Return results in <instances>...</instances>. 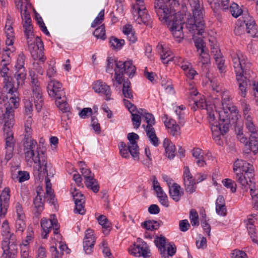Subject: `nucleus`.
Instances as JSON below:
<instances>
[{
    "label": "nucleus",
    "mask_w": 258,
    "mask_h": 258,
    "mask_svg": "<svg viewBox=\"0 0 258 258\" xmlns=\"http://www.w3.org/2000/svg\"><path fill=\"white\" fill-rule=\"evenodd\" d=\"M24 152L27 162H33L35 164H38V168L34 172V176H37V178L40 181L45 177L46 192L44 198L49 204L55 205L56 199L51 188L50 180V178L52 177L55 174V169L48 162L45 151L38 146L36 141L27 138L24 144Z\"/></svg>",
    "instance_id": "obj_1"
},
{
    "label": "nucleus",
    "mask_w": 258,
    "mask_h": 258,
    "mask_svg": "<svg viewBox=\"0 0 258 258\" xmlns=\"http://www.w3.org/2000/svg\"><path fill=\"white\" fill-rule=\"evenodd\" d=\"M231 58L238 87V94L244 98L247 92V83L253 77L251 63L240 51L231 54Z\"/></svg>",
    "instance_id": "obj_2"
},
{
    "label": "nucleus",
    "mask_w": 258,
    "mask_h": 258,
    "mask_svg": "<svg viewBox=\"0 0 258 258\" xmlns=\"http://www.w3.org/2000/svg\"><path fill=\"white\" fill-rule=\"evenodd\" d=\"M106 72L112 74L114 71V79L118 84L122 83L123 74H126L129 78H132L135 75L136 68L132 60L124 62L116 61L112 57L107 59Z\"/></svg>",
    "instance_id": "obj_3"
},
{
    "label": "nucleus",
    "mask_w": 258,
    "mask_h": 258,
    "mask_svg": "<svg viewBox=\"0 0 258 258\" xmlns=\"http://www.w3.org/2000/svg\"><path fill=\"white\" fill-rule=\"evenodd\" d=\"M25 35L27 39L28 49L32 57L35 60L38 59L42 63L45 61L46 57L44 55V47L42 41L38 36L34 38L33 27L27 26L24 28Z\"/></svg>",
    "instance_id": "obj_4"
},
{
    "label": "nucleus",
    "mask_w": 258,
    "mask_h": 258,
    "mask_svg": "<svg viewBox=\"0 0 258 258\" xmlns=\"http://www.w3.org/2000/svg\"><path fill=\"white\" fill-rule=\"evenodd\" d=\"M47 89L49 96L55 99L56 105L59 109L63 112L68 111L69 106L61 83L55 80L50 79L48 83Z\"/></svg>",
    "instance_id": "obj_5"
},
{
    "label": "nucleus",
    "mask_w": 258,
    "mask_h": 258,
    "mask_svg": "<svg viewBox=\"0 0 258 258\" xmlns=\"http://www.w3.org/2000/svg\"><path fill=\"white\" fill-rule=\"evenodd\" d=\"M3 253L0 258H16L18 252V244L16 236L11 234L10 237L4 239L1 243Z\"/></svg>",
    "instance_id": "obj_6"
},
{
    "label": "nucleus",
    "mask_w": 258,
    "mask_h": 258,
    "mask_svg": "<svg viewBox=\"0 0 258 258\" xmlns=\"http://www.w3.org/2000/svg\"><path fill=\"white\" fill-rule=\"evenodd\" d=\"M29 75L31 77V83L32 90V97L34 99L35 106L37 112H40L43 105V98L42 90L40 86V83L35 77V73L30 71Z\"/></svg>",
    "instance_id": "obj_7"
},
{
    "label": "nucleus",
    "mask_w": 258,
    "mask_h": 258,
    "mask_svg": "<svg viewBox=\"0 0 258 258\" xmlns=\"http://www.w3.org/2000/svg\"><path fill=\"white\" fill-rule=\"evenodd\" d=\"M220 115V122L211 126L213 138L217 144L221 145L223 143L221 136L224 135L229 131V118H221Z\"/></svg>",
    "instance_id": "obj_8"
},
{
    "label": "nucleus",
    "mask_w": 258,
    "mask_h": 258,
    "mask_svg": "<svg viewBox=\"0 0 258 258\" xmlns=\"http://www.w3.org/2000/svg\"><path fill=\"white\" fill-rule=\"evenodd\" d=\"M133 5L132 13L135 16H138L144 24L148 25L150 20V16L148 14L145 7L144 0H135Z\"/></svg>",
    "instance_id": "obj_9"
},
{
    "label": "nucleus",
    "mask_w": 258,
    "mask_h": 258,
    "mask_svg": "<svg viewBox=\"0 0 258 258\" xmlns=\"http://www.w3.org/2000/svg\"><path fill=\"white\" fill-rule=\"evenodd\" d=\"M182 17L181 15L177 16L176 18L166 24L168 25L173 37L178 39L179 41L183 38V33L182 31L183 25L184 23L181 19Z\"/></svg>",
    "instance_id": "obj_10"
},
{
    "label": "nucleus",
    "mask_w": 258,
    "mask_h": 258,
    "mask_svg": "<svg viewBox=\"0 0 258 258\" xmlns=\"http://www.w3.org/2000/svg\"><path fill=\"white\" fill-rule=\"evenodd\" d=\"M41 226L45 232V235L43 237L44 238H47L46 235L49 233L51 229H53L54 234L59 233V225L54 215H53V218L50 219L42 218L41 221Z\"/></svg>",
    "instance_id": "obj_11"
},
{
    "label": "nucleus",
    "mask_w": 258,
    "mask_h": 258,
    "mask_svg": "<svg viewBox=\"0 0 258 258\" xmlns=\"http://www.w3.org/2000/svg\"><path fill=\"white\" fill-rule=\"evenodd\" d=\"M80 169L85 178L86 186L91 189L94 192H97L99 190V186L96 179L94 178V174L91 173L89 169L82 167Z\"/></svg>",
    "instance_id": "obj_12"
},
{
    "label": "nucleus",
    "mask_w": 258,
    "mask_h": 258,
    "mask_svg": "<svg viewBox=\"0 0 258 258\" xmlns=\"http://www.w3.org/2000/svg\"><path fill=\"white\" fill-rule=\"evenodd\" d=\"M71 193L75 204L74 212L81 215L84 214L85 213L84 196L75 188L74 190L71 191Z\"/></svg>",
    "instance_id": "obj_13"
},
{
    "label": "nucleus",
    "mask_w": 258,
    "mask_h": 258,
    "mask_svg": "<svg viewBox=\"0 0 258 258\" xmlns=\"http://www.w3.org/2000/svg\"><path fill=\"white\" fill-rule=\"evenodd\" d=\"M130 253L135 256H143L144 258H148L151 256L150 250L147 243L142 242L140 244H134L131 246L128 249Z\"/></svg>",
    "instance_id": "obj_14"
},
{
    "label": "nucleus",
    "mask_w": 258,
    "mask_h": 258,
    "mask_svg": "<svg viewBox=\"0 0 258 258\" xmlns=\"http://www.w3.org/2000/svg\"><path fill=\"white\" fill-rule=\"evenodd\" d=\"M183 177L185 191L189 194L194 192L196 191V184L197 182L190 173L188 166L184 167Z\"/></svg>",
    "instance_id": "obj_15"
},
{
    "label": "nucleus",
    "mask_w": 258,
    "mask_h": 258,
    "mask_svg": "<svg viewBox=\"0 0 258 258\" xmlns=\"http://www.w3.org/2000/svg\"><path fill=\"white\" fill-rule=\"evenodd\" d=\"M127 139L130 154L134 159H139V147L136 141L139 139V136L136 133H131L127 135Z\"/></svg>",
    "instance_id": "obj_16"
},
{
    "label": "nucleus",
    "mask_w": 258,
    "mask_h": 258,
    "mask_svg": "<svg viewBox=\"0 0 258 258\" xmlns=\"http://www.w3.org/2000/svg\"><path fill=\"white\" fill-rule=\"evenodd\" d=\"M5 140V159L8 162L13 157L14 146L15 145V141L14 139L13 134L11 131H8L6 133Z\"/></svg>",
    "instance_id": "obj_17"
},
{
    "label": "nucleus",
    "mask_w": 258,
    "mask_h": 258,
    "mask_svg": "<svg viewBox=\"0 0 258 258\" xmlns=\"http://www.w3.org/2000/svg\"><path fill=\"white\" fill-rule=\"evenodd\" d=\"M95 242V237L94 236V231L91 229H88L85 232L83 241V248L86 253H92Z\"/></svg>",
    "instance_id": "obj_18"
},
{
    "label": "nucleus",
    "mask_w": 258,
    "mask_h": 258,
    "mask_svg": "<svg viewBox=\"0 0 258 258\" xmlns=\"http://www.w3.org/2000/svg\"><path fill=\"white\" fill-rule=\"evenodd\" d=\"M93 89L95 92L104 95L106 96V100L108 101L111 99L110 86L105 83L101 81H97L93 84Z\"/></svg>",
    "instance_id": "obj_19"
},
{
    "label": "nucleus",
    "mask_w": 258,
    "mask_h": 258,
    "mask_svg": "<svg viewBox=\"0 0 258 258\" xmlns=\"http://www.w3.org/2000/svg\"><path fill=\"white\" fill-rule=\"evenodd\" d=\"M246 33L251 37H258V27L253 18L246 17L243 20Z\"/></svg>",
    "instance_id": "obj_20"
},
{
    "label": "nucleus",
    "mask_w": 258,
    "mask_h": 258,
    "mask_svg": "<svg viewBox=\"0 0 258 258\" xmlns=\"http://www.w3.org/2000/svg\"><path fill=\"white\" fill-rule=\"evenodd\" d=\"M158 52L160 54L161 59L163 63L167 64L169 61L175 60V57L172 56V52L168 48H165L163 44L159 43L157 46Z\"/></svg>",
    "instance_id": "obj_21"
},
{
    "label": "nucleus",
    "mask_w": 258,
    "mask_h": 258,
    "mask_svg": "<svg viewBox=\"0 0 258 258\" xmlns=\"http://www.w3.org/2000/svg\"><path fill=\"white\" fill-rule=\"evenodd\" d=\"M236 180L244 188L246 189L249 188L250 190V195L252 198L254 197V195L256 192L258 191V190H256L254 188L255 183L253 181V180H251V183H249L247 179L245 177L243 178V176L242 174H240L237 173L236 176Z\"/></svg>",
    "instance_id": "obj_22"
},
{
    "label": "nucleus",
    "mask_w": 258,
    "mask_h": 258,
    "mask_svg": "<svg viewBox=\"0 0 258 258\" xmlns=\"http://www.w3.org/2000/svg\"><path fill=\"white\" fill-rule=\"evenodd\" d=\"M9 188H5L0 195V215L5 216L7 211L10 199Z\"/></svg>",
    "instance_id": "obj_23"
},
{
    "label": "nucleus",
    "mask_w": 258,
    "mask_h": 258,
    "mask_svg": "<svg viewBox=\"0 0 258 258\" xmlns=\"http://www.w3.org/2000/svg\"><path fill=\"white\" fill-rule=\"evenodd\" d=\"M42 196L41 192L38 191L37 196L33 200V214L37 218H39L44 209V203L42 201Z\"/></svg>",
    "instance_id": "obj_24"
},
{
    "label": "nucleus",
    "mask_w": 258,
    "mask_h": 258,
    "mask_svg": "<svg viewBox=\"0 0 258 258\" xmlns=\"http://www.w3.org/2000/svg\"><path fill=\"white\" fill-rule=\"evenodd\" d=\"M207 114H208V118L209 121V123L212 125H214V124H218L219 122H220V115L219 114H221V118H224V117L222 118V113H224L225 114V112H217L216 111H214L212 107H211V108H207ZM225 118H228L227 117V116H226V117Z\"/></svg>",
    "instance_id": "obj_25"
},
{
    "label": "nucleus",
    "mask_w": 258,
    "mask_h": 258,
    "mask_svg": "<svg viewBox=\"0 0 258 258\" xmlns=\"http://www.w3.org/2000/svg\"><path fill=\"white\" fill-rule=\"evenodd\" d=\"M163 146L165 148L166 156L170 159L173 158L176 151L175 145L168 139L165 138L163 141Z\"/></svg>",
    "instance_id": "obj_26"
},
{
    "label": "nucleus",
    "mask_w": 258,
    "mask_h": 258,
    "mask_svg": "<svg viewBox=\"0 0 258 258\" xmlns=\"http://www.w3.org/2000/svg\"><path fill=\"white\" fill-rule=\"evenodd\" d=\"M245 120V125L246 129L250 133V135H255L257 137L258 130L257 127L254 124L253 117L251 115H247Z\"/></svg>",
    "instance_id": "obj_27"
},
{
    "label": "nucleus",
    "mask_w": 258,
    "mask_h": 258,
    "mask_svg": "<svg viewBox=\"0 0 258 258\" xmlns=\"http://www.w3.org/2000/svg\"><path fill=\"white\" fill-rule=\"evenodd\" d=\"M244 164L241 169V172H244V175H243V178L245 177L247 179L249 183H251V180L253 179L254 176L253 166L245 161Z\"/></svg>",
    "instance_id": "obj_28"
},
{
    "label": "nucleus",
    "mask_w": 258,
    "mask_h": 258,
    "mask_svg": "<svg viewBox=\"0 0 258 258\" xmlns=\"http://www.w3.org/2000/svg\"><path fill=\"white\" fill-rule=\"evenodd\" d=\"M181 187L177 183H173V185L169 187V194L172 199L175 202H178L183 194V191H180Z\"/></svg>",
    "instance_id": "obj_29"
},
{
    "label": "nucleus",
    "mask_w": 258,
    "mask_h": 258,
    "mask_svg": "<svg viewBox=\"0 0 258 258\" xmlns=\"http://www.w3.org/2000/svg\"><path fill=\"white\" fill-rule=\"evenodd\" d=\"M98 221L102 226L103 232L104 234H109L111 230V224L108 219L104 215H100L98 218Z\"/></svg>",
    "instance_id": "obj_30"
},
{
    "label": "nucleus",
    "mask_w": 258,
    "mask_h": 258,
    "mask_svg": "<svg viewBox=\"0 0 258 258\" xmlns=\"http://www.w3.org/2000/svg\"><path fill=\"white\" fill-rule=\"evenodd\" d=\"M33 121V119L32 118V116L31 115H28L27 119H26L25 123V132L26 134L25 135L24 140H23V146L24 147V144L25 141H26V139L29 138L33 141H36L34 140L31 137V134L32 132V129L31 127L32 123Z\"/></svg>",
    "instance_id": "obj_31"
},
{
    "label": "nucleus",
    "mask_w": 258,
    "mask_h": 258,
    "mask_svg": "<svg viewBox=\"0 0 258 258\" xmlns=\"http://www.w3.org/2000/svg\"><path fill=\"white\" fill-rule=\"evenodd\" d=\"M145 131L151 143L155 147L158 146L160 141L156 136L154 128L149 127L148 130H145Z\"/></svg>",
    "instance_id": "obj_32"
},
{
    "label": "nucleus",
    "mask_w": 258,
    "mask_h": 258,
    "mask_svg": "<svg viewBox=\"0 0 258 258\" xmlns=\"http://www.w3.org/2000/svg\"><path fill=\"white\" fill-rule=\"evenodd\" d=\"M122 92L125 98L133 99V92L131 87V82L128 79L123 81Z\"/></svg>",
    "instance_id": "obj_33"
},
{
    "label": "nucleus",
    "mask_w": 258,
    "mask_h": 258,
    "mask_svg": "<svg viewBox=\"0 0 258 258\" xmlns=\"http://www.w3.org/2000/svg\"><path fill=\"white\" fill-rule=\"evenodd\" d=\"M21 13L23 28L27 27V26H32L31 16L26 8H25L24 11H23L22 8H21Z\"/></svg>",
    "instance_id": "obj_34"
},
{
    "label": "nucleus",
    "mask_w": 258,
    "mask_h": 258,
    "mask_svg": "<svg viewBox=\"0 0 258 258\" xmlns=\"http://www.w3.org/2000/svg\"><path fill=\"white\" fill-rule=\"evenodd\" d=\"M26 75L27 73L25 69L16 70L14 76L17 81V86H22L24 84Z\"/></svg>",
    "instance_id": "obj_35"
},
{
    "label": "nucleus",
    "mask_w": 258,
    "mask_h": 258,
    "mask_svg": "<svg viewBox=\"0 0 258 258\" xmlns=\"http://www.w3.org/2000/svg\"><path fill=\"white\" fill-rule=\"evenodd\" d=\"M124 44L123 39H119L115 37L111 36L109 38V45L112 49L119 50Z\"/></svg>",
    "instance_id": "obj_36"
},
{
    "label": "nucleus",
    "mask_w": 258,
    "mask_h": 258,
    "mask_svg": "<svg viewBox=\"0 0 258 258\" xmlns=\"http://www.w3.org/2000/svg\"><path fill=\"white\" fill-rule=\"evenodd\" d=\"M34 238V232L31 227H28L27 230V236L22 241L21 247H28L29 243Z\"/></svg>",
    "instance_id": "obj_37"
},
{
    "label": "nucleus",
    "mask_w": 258,
    "mask_h": 258,
    "mask_svg": "<svg viewBox=\"0 0 258 258\" xmlns=\"http://www.w3.org/2000/svg\"><path fill=\"white\" fill-rule=\"evenodd\" d=\"M5 87L6 88L7 90L8 91L9 93H11L12 95L16 92L17 90L18 87H16L14 83L12 82V78L7 77V78H5L4 81Z\"/></svg>",
    "instance_id": "obj_38"
},
{
    "label": "nucleus",
    "mask_w": 258,
    "mask_h": 258,
    "mask_svg": "<svg viewBox=\"0 0 258 258\" xmlns=\"http://www.w3.org/2000/svg\"><path fill=\"white\" fill-rule=\"evenodd\" d=\"M154 242L160 252L166 251V238L164 236L157 237Z\"/></svg>",
    "instance_id": "obj_39"
},
{
    "label": "nucleus",
    "mask_w": 258,
    "mask_h": 258,
    "mask_svg": "<svg viewBox=\"0 0 258 258\" xmlns=\"http://www.w3.org/2000/svg\"><path fill=\"white\" fill-rule=\"evenodd\" d=\"M25 218H17L15 223L16 232L22 233L26 228Z\"/></svg>",
    "instance_id": "obj_40"
},
{
    "label": "nucleus",
    "mask_w": 258,
    "mask_h": 258,
    "mask_svg": "<svg viewBox=\"0 0 258 258\" xmlns=\"http://www.w3.org/2000/svg\"><path fill=\"white\" fill-rule=\"evenodd\" d=\"M143 117L145 118V121L147 123L146 126L144 124L143 125V126L145 128V130H148L149 127L154 128L153 126L155 124V119L153 115L148 112L144 114V116Z\"/></svg>",
    "instance_id": "obj_41"
},
{
    "label": "nucleus",
    "mask_w": 258,
    "mask_h": 258,
    "mask_svg": "<svg viewBox=\"0 0 258 258\" xmlns=\"http://www.w3.org/2000/svg\"><path fill=\"white\" fill-rule=\"evenodd\" d=\"M93 35L97 38H99L104 40L106 38L104 25L103 24L96 28L94 32Z\"/></svg>",
    "instance_id": "obj_42"
},
{
    "label": "nucleus",
    "mask_w": 258,
    "mask_h": 258,
    "mask_svg": "<svg viewBox=\"0 0 258 258\" xmlns=\"http://www.w3.org/2000/svg\"><path fill=\"white\" fill-rule=\"evenodd\" d=\"M142 226L148 230H154L159 228L160 226L159 223L155 221H145L142 223Z\"/></svg>",
    "instance_id": "obj_43"
},
{
    "label": "nucleus",
    "mask_w": 258,
    "mask_h": 258,
    "mask_svg": "<svg viewBox=\"0 0 258 258\" xmlns=\"http://www.w3.org/2000/svg\"><path fill=\"white\" fill-rule=\"evenodd\" d=\"M189 219L192 226H195L199 225V215L195 209H192L190 210Z\"/></svg>",
    "instance_id": "obj_44"
},
{
    "label": "nucleus",
    "mask_w": 258,
    "mask_h": 258,
    "mask_svg": "<svg viewBox=\"0 0 258 258\" xmlns=\"http://www.w3.org/2000/svg\"><path fill=\"white\" fill-rule=\"evenodd\" d=\"M31 98L32 99V100H25L24 102L25 114L27 115H31L33 110V104L32 103V100L34 101V100L32 97Z\"/></svg>",
    "instance_id": "obj_45"
},
{
    "label": "nucleus",
    "mask_w": 258,
    "mask_h": 258,
    "mask_svg": "<svg viewBox=\"0 0 258 258\" xmlns=\"http://www.w3.org/2000/svg\"><path fill=\"white\" fill-rule=\"evenodd\" d=\"M229 8L230 13L235 18L238 17L242 13V10L235 3H233L230 6H229Z\"/></svg>",
    "instance_id": "obj_46"
},
{
    "label": "nucleus",
    "mask_w": 258,
    "mask_h": 258,
    "mask_svg": "<svg viewBox=\"0 0 258 258\" xmlns=\"http://www.w3.org/2000/svg\"><path fill=\"white\" fill-rule=\"evenodd\" d=\"M240 103L243 111L244 118H245L247 115H251L249 113L251 108L250 105L247 103V101L243 99L240 100Z\"/></svg>",
    "instance_id": "obj_47"
},
{
    "label": "nucleus",
    "mask_w": 258,
    "mask_h": 258,
    "mask_svg": "<svg viewBox=\"0 0 258 258\" xmlns=\"http://www.w3.org/2000/svg\"><path fill=\"white\" fill-rule=\"evenodd\" d=\"M175 59H177L178 65L184 71V72L186 71V70L190 69V68L192 67L191 64L189 62L184 60L183 58L180 57H175Z\"/></svg>",
    "instance_id": "obj_48"
},
{
    "label": "nucleus",
    "mask_w": 258,
    "mask_h": 258,
    "mask_svg": "<svg viewBox=\"0 0 258 258\" xmlns=\"http://www.w3.org/2000/svg\"><path fill=\"white\" fill-rule=\"evenodd\" d=\"M199 59V63H201L202 65L207 64L210 61V56L208 53L205 52L204 49H201Z\"/></svg>",
    "instance_id": "obj_49"
},
{
    "label": "nucleus",
    "mask_w": 258,
    "mask_h": 258,
    "mask_svg": "<svg viewBox=\"0 0 258 258\" xmlns=\"http://www.w3.org/2000/svg\"><path fill=\"white\" fill-rule=\"evenodd\" d=\"M25 60V56L23 53H20L18 55L15 65L16 70H22V69H25L24 67Z\"/></svg>",
    "instance_id": "obj_50"
},
{
    "label": "nucleus",
    "mask_w": 258,
    "mask_h": 258,
    "mask_svg": "<svg viewBox=\"0 0 258 258\" xmlns=\"http://www.w3.org/2000/svg\"><path fill=\"white\" fill-rule=\"evenodd\" d=\"M222 182L225 186L227 188H230V190L232 192H235L236 191V184L234 181L230 179L227 178L223 180Z\"/></svg>",
    "instance_id": "obj_51"
},
{
    "label": "nucleus",
    "mask_w": 258,
    "mask_h": 258,
    "mask_svg": "<svg viewBox=\"0 0 258 258\" xmlns=\"http://www.w3.org/2000/svg\"><path fill=\"white\" fill-rule=\"evenodd\" d=\"M104 10H102L99 13L98 16L95 19L91 24V27L95 28L97 25L100 24L104 20Z\"/></svg>",
    "instance_id": "obj_52"
},
{
    "label": "nucleus",
    "mask_w": 258,
    "mask_h": 258,
    "mask_svg": "<svg viewBox=\"0 0 258 258\" xmlns=\"http://www.w3.org/2000/svg\"><path fill=\"white\" fill-rule=\"evenodd\" d=\"M16 178L18 179L19 182H22L28 180L30 176L29 173L27 171H19Z\"/></svg>",
    "instance_id": "obj_53"
},
{
    "label": "nucleus",
    "mask_w": 258,
    "mask_h": 258,
    "mask_svg": "<svg viewBox=\"0 0 258 258\" xmlns=\"http://www.w3.org/2000/svg\"><path fill=\"white\" fill-rule=\"evenodd\" d=\"M222 105H228L230 101V96L229 91L225 89L221 92Z\"/></svg>",
    "instance_id": "obj_54"
},
{
    "label": "nucleus",
    "mask_w": 258,
    "mask_h": 258,
    "mask_svg": "<svg viewBox=\"0 0 258 258\" xmlns=\"http://www.w3.org/2000/svg\"><path fill=\"white\" fill-rule=\"evenodd\" d=\"M2 233L3 236H10V234H12L9 222L7 220H5L2 224Z\"/></svg>",
    "instance_id": "obj_55"
},
{
    "label": "nucleus",
    "mask_w": 258,
    "mask_h": 258,
    "mask_svg": "<svg viewBox=\"0 0 258 258\" xmlns=\"http://www.w3.org/2000/svg\"><path fill=\"white\" fill-rule=\"evenodd\" d=\"M15 207L17 214V218H25V215L22 205L19 202H16L15 203Z\"/></svg>",
    "instance_id": "obj_56"
},
{
    "label": "nucleus",
    "mask_w": 258,
    "mask_h": 258,
    "mask_svg": "<svg viewBox=\"0 0 258 258\" xmlns=\"http://www.w3.org/2000/svg\"><path fill=\"white\" fill-rule=\"evenodd\" d=\"M132 121L134 128H138L141 125V117L137 113H133V114H132Z\"/></svg>",
    "instance_id": "obj_57"
},
{
    "label": "nucleus",
    "mask_w": 258,
    "mask_h": 258,
    "mask_svg": "<svg viewBox=\"0 0 258 258\" xmlns=\"http://www.w3.org/2000/svg\"><path fill=\"white\" fill-rule=\"evenodd\" d=\"M244 163V161L243 160L237 159L234 163L233 170L236 173V177L237 176V173L242 174L243 175V173L241 172V169Z\"/></svg>",
    "instance_id": "obj_58"
},
{
    "label": "nucleus",
    "mask_w": 258,
    "mask_h": 258,
    "mask_svg": "<svg viewBox=\"0 0 258 258\" xmlns=\"http://www.w3.org/2000/svg\"><path fill=\"white\" fill-rule=\"evenodd\" d=\"M15 108H12V107H9L6 105V112L3 114L4 119H10V121L13 119L14 115V109Z\"/></svg>",
    "instance_id": "obj_59"
},
{
    "label": "nucleus",
    "mask_w": 258,
    "mask_h": 258,
    "mask_svg": "<svg viewBox=\"0 0 258 258\" xmlns=\"http://www.w3.org/2000/svg\"><path fill=\"white\" fill-rule=\"evenodd\" d=\"M19 98L17 97L16 95H14V96L10 97L9 101L8 102V104H6V105L9 107H12V108L16 109L19 106Z\"/></svg>",
    "instance_id": "obj_60"
},
{
    "label": "nucleus",
    "mask_w": 258,
    "mask_h": 258,
    "mask_svg": "<svg viewBox=\"0 0 258 258\" xmlns=\"http://www.w3.org/2000/svg\"><path fill=\"white\" fill-rule=\"evenodd\" d=\"M207 239L204 236H200L196 241V245L198 248L205 249L207 247Z\"/></svg>",
    "instance_id": "obj_61"
},
{
    "label": "nucleus",
    "mask_w": 258,
    "mask_h": 258,
    "mask_svg": "<svg viewBox=\"0 0 258 258\" xmlns=\"http://www.w3.org/2000/svg\"><path fill=\"white\" fill-rule=\"evenodd\" d=\"M211 87L212 90L217 93L221 92L223 90L220 84L215 80L211 81Z\"/></svg>",
    "instance_id": "obj_62"
},
{
    "label": "nucleus",
    "mask_w": 258,
    "mask_h": 258,
    "mask_svg": "<svg viewBox=\"0 0 258 258\" xmlns=\"http://www.w3.org/2000/svg\"><path fill=\"white\" fill-rule=\"evenodd\" d=\"M231 254L232 258H247V257L245 252L238 249L233 250Z\"/></svg>",
    "instance_id": "obj_63"
},
{
    "label": "nucleus",
    "mask_w": 258,
    "mask_h": 258,
    "mask_svg": "<svg viewBox=\"0 0 258 258\" xmlns=\"http://www.w3.org/2000/svg\"><path fill=\"white\" fill-rule=\"evenodd\" d=\"M50 251L52 258H62L63 254V252L59 251L56 247L53 246L50 247Z\"/></svg>",
    "instance_id": "obj_64"
}]
</instances>
